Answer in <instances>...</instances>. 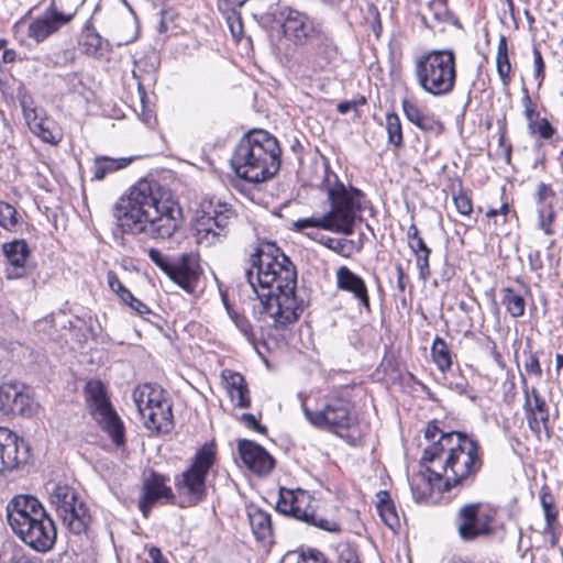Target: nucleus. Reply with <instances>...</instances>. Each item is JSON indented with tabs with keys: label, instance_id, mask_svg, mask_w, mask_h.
<instances>
[{
	"label": "nucleus",
	"instance_id": "41",
	"mask_svg": "<svg viewBox=\"0 0 563 563\" xmlns=\"http://www.w3.org/2000/svg\"><path fill=\"white\" fill-rule=\"evenodd\" d=\"M504 292V303L510 316L514 318L523 316L526 309L523 296L511 288H505Z\"/></svg>",
	"mask_w": 563,
	"mask_h": 563
},
{
	"label": "nucleus",
	"instance_id": "38",
	"mask_svg": "<svg viewBox=\"0 0 563 563\" xmlns=\"http://www.w3.org/2000/svg\"><path fill=\"white\" fill-rule=\"evenodd\" d=\"M377 499L376 508L379 517L389 529L395 531L399 527V517L389 494L380 490L377 493Z\"/></svg>",
	"mask_w": 563,
	"mask_h": 563
},
{
	"label": "nucleus",
	"instance_id": "4",
	"mask_svg": "<svg viewBox=\"0 0 563 563\" xmlns=\"http://www.w3.org/2000/svg\"><path fill=\"white\" fill-rule=\"evenodd\" d=\"M282 150L275 136L264 130L246 133L235 146L231 165L236 176L250 183L273 178L280 168Z\"/></svg>",
	"mask_w": 563,
	"mask_h": 563
},
{
	"label": "nucleus",
	"instance_id": "44",
	"mask_svg": "<svg viewBox=\"0 0 563 563\" xmlns=\"http://www.w3.org/2000/svg\"><path fill=\"white\" fill-rule=\"evenodd\" d=\"M20 222V216L15 208L4 201H0V227L7 231H14Z\"/></svg>",
	"mask_w": 563,
	"mask_h": 563
},
{
	"label": "nucleus",
	"instance_id": "60",
	"mask_svg": "<svg viewBox=\"0 0 563 563\" xmlns=\"http://www.w3.org/2000/svg\"><path fill=\"white\" fill-rule=\"evenodd\" d=\"M396 273H397V288L400 291H405V289H406V283H405L406 274H405V271H404L401 264H397L396 265Z\"/></svg>",
	"mask_w": 563,
	"mask_h": 563
},
{
	"label": "nucleus",
	"instance_id": "48",
	"mask_svg": "<svg viewBox=\"0 0 563 563\" xmlns=\"http://www.w3.org/2000/svg\"><path fill=\"white\" fill-rule=\"evenodd\" d=\"M528 129L531 134H537L545 140L551 139L555 132L551 123L544 118L531 121V123L528 124Z\"/></svg>",
	"mask_w": 563,
	"mask_h": 563
},
{
	"label": "nucleus",
	"instance_id": "3",
	"mask_svg": "<svg viewBox=\"0 0 563 563\" xmlns=\"http://www.w3.org/2000/svg\"><path fill=\"white\" fill-rule=\"evenodd\" d=\"M422 461L435 464L442 472L445 489L473 479L483 465L478 443L457 431L442 433L424 449Z\"/></svg>",
	"mask_w": 563,
	"mask_h": 563
},
{
	"label": "nucleus",
	"instance_id": "18",
	"mask_svg": "<svg viewBox=\"0 0 563 563\" xmlns=\"http://www.w3.org/2000/svg\"><path fill=\"white\" fill-rule=\"evenodd\" d=\"M445 478L435 464L427 466L426 472L413 475L410 479L412 496L417 503L437 504L441 499Z\"/></svg>",
	"mask_w": 563,
	"mask_h": 563
},
{
	"label": "nucleus",
	"instance_id": "34",
	"mask_svg": "<svg viewBox=\"0 0 563 563\" xmlns=\"http://www.w3.org/2000/svg\"><path fill=\"white\" fill-rule=\"evenodd\" d=\"M249 520L256 539L271 542L273 537L271 515L262 509L253 508L249 511Z\"/></svg>",
	"mask_w": 563,
	"mask_h": 563
},
{
	"label": "nucleus",
	"instance_id": "62",
	"mask_svg": "<svg viewBox=\"0 0 563 563\" xmlns=\"http://www.w3.org/2000/svg\"><path fill=\"white\" fill-rule=\"evenodd\" d=\"M148 554L150 558L152 559V563H166V561L162 559V553L159 549L151 548Z\"/></svg>",
	"mask_w": 563,
	"mask_h": 563
},
{
	"label": "nucleus",
	"instance_id": "46",
	"mask_svg": "<svg viewBox=\"0 0 563 563\" xmlns=\"http://www.w3.org/2000/svg\"><path fill=\"white\" fill-rule=\"evenodd\" d=\"M18 100L22 108L25 121H30L31 119H34L37 113H36L35 108L33 107V98H32L31 93L24 87L19 88Z\"/></svg>",
	"mask_w": 563,
	"mask_h": 563
},
{
	"label": "nucleus",
	"instance_id": "9",
	"mask_svg": "<svg viewBox=\"0 0 563 563\" xmlns=\"http://www.w3.org/2000/svg\"><path fill=\"white\" fill-rule=\"evenodd\" d=\"M133 400L147 430L156 434L170 431L172 405L164 398V391L159 386L152 384L137 386L133 391Z\"/></svg>",
	"mask_w": 563,
	"mask_h": 563
},
{
	"label": "nucleus",
	"instance_id": "55",
	"mask_svg": "<svg viewBox=\"0 0 563 563\" xmlns=\"http://www.w3.org/2000/svg\"><path fill=\"white\" fill-rule=\"evenodd\" d=\"M241 420L243 421V423L247 427V428H251L260 433H265L266 432V428L264 426H262L257 419L255 418L254 415L252 413H243L242 417H241Z\"/></svg>",
	"mask_w": 563,
	"mask_h": 563
},
{
	"label": "nucleus",
	"instance_id": "57",
	"mask_svg": "<svg viewBox=\"0 0 563 563\" xmlns=\"http://www.w3.org/2000/svg\"><path fill=\"white\" fill-rule=\"evenodd\" d=\"M409 249L416 254L431 253V250L427 246L423 239L410 241L408 244Z\"/></svg>",
	"mask_w": 563,
	"mask_h": 563
},
{
	"label": "nucleus",
	"instance_id": "11",
	"mask_svg": "<svg viewBox=\"0 0 563 563\" xmlns=\"http://www.w3.org/2000/svg\"><path fill=\"white\" fill-rule=\"evenodd\" d=\"M299 56L290 64V70L302 79H312L327 71L336 58L338 48L325 33L301 46Z\"/></svg>",
	"mask_w": 563,
	"mask_h": 563
},
{
	"label": "nucleus",
	"instance_id": "5",
	"mask_svg": "<svg viewBox=\"0 0 563 563\" xmlns=\"http://www.w3.org/2000/svg\"><path fill=\"white\" fill-rule=\"evenodd\" d=\"M7 520L13 533L31 549L42 553L53 549L57 538L55 523L35 497H13L7 505Z\"/></svg>",
	"mask_w": 563,
	"mask_h": 563
},
{
	"label": "nucleus",
	"instance_id": "36",
	"mask_svg": "<svg viewBox=\"0 0 563 563\" xmlns=\"http://www.w3.org/2000/svg\"><path fill=\"white\" fill-rule=\"evenodd\" d=\"M131 162L130 157H96L92 166L93 179L102 180L108 174L125 168Z\"/></svg>",
	"mask_w": 563,
	"mask_h": 563
},
{
	"label": "nucleus",
	"instance_id": "25",
	"mask_svg": "<svg viewBox=\"0 0 563 563\" xmlns=\"http://www.w3.org/2000/svg\"><path fill=\"white\" fill-rule=\"evenodd\" d=\"M336 288L353 295L362 307L369 310V296L364 279L346 266H340L335 272Z\"/></svg>",
	"mask_w": 563,
	"mask_h": 563
},
{
	"label": "nucleus",
	"instance_id": "23",
	"mask_svg": "<svg viewBox=\"0 0 563 563\" xmlns=\"http://www.w3.org/2000/svg\"><path fill=\"white\" fill-rule=\"evenodd\" d=\"M239 453L244 465L255 474H267L274 467V460L269 453L253 441L241 440Z\"/></svg>",
	"mask_w": 563,
	"mask_h": 563
},
{
	"label": "nucleus",
	"instance_id": "15",
	"mask_svg": "<svg viewBox=\"0 0 563 563\" xmlns=\"http://www.w3.org/2000/svg\"><path fill=\"white\" fill-rule=\"evenodd\" d=\"M276 20L280 22L284 35L296 46H303L324 33L307 13L287 5L279 9Z\"/></svg>",
	"mask_w": 563,
	"mask_h": 563
},
{
	"label": "nucleus",
	"instance_id": "7",
	"mask_svg": "<svg viewBox=\"0 0 563 563\" xmlns=\"http://www.w3.org/2000/svg\"><path fill=\"white\" fill-rule=\"evenodd\" d=\"M419 86L432 96L450 93L456 81L455 56L450 49L432 51L416 64Z\"/></svg>",
	"mask_w": 563,
	"mask_h": 563
},
{
	"label": "nucleus",
	"instance_id": "10",
	"mask_svg": "<svg viewBox=\"0 0 563 563\" xmlns=\"http://www.w3.org/2000/svg\"><path fill=\"white\" fill-rule=\"evenodd\" d=\"M203 216L196 228V241L201 246H212L227 240L236 214L225 202L210 199L201 205Z\"/></svg>",
	"mask_w": 563,
	"mask_h": 563
},
{
	"label": "nucleus",
	"instance_id": "12",
	"mask_svg": "<svg viewBox=\"0 0 563 563\" xmlns=\"http://www.w3.org/2000/svg\"><path fill=\"white\" fill-rule=\"evenodd\" d=\"M313 503L314 499L307 490L280 488L276 509L284 515L291 516L297 520L324 531H339V526L335 521L317 516Z\"/></svg>",
	"mask_w": 563,
	"mask_h": 563
},
{
	"label": "nucleus",
	"instance_id": "30",
	"mask_svg": "<svg viewBox=\"0 0 563 563\" xmlns=\"http://www.w3.org/2000/svg\"><path fill=\"white\" fill-rule=\"evenodd\" d=\"M222 378L231 401L240 408H249L251 405L250 391L244 377L230 369L222 372Z\"/></svg>",
	"mask_w": 563,
	"mask_h": 563
},
{
	"label": "nucleus",
	"instance_id": "39",
	"mask_svg": "<svg viewBox=\"0 0 563 563\" xmlns=\"http://www.w3.org/2000/svg\"><path fill=\"white\" fill-rule=\"evenodd\" d=\"M431 356L439 371L445 373L452 367V356L446 342L437 336L431 346Z\"/></svg>",
	"mask_w": 563,
	"mask_h": 563
},
{
	"label": "nucleus",
	"instance_id": "2",
	"mask_svg": "<svg viewBox=\"0 0 563 563\" xmlns=\"http://www.w3.org/2000/svg\"><path fill=\"white\" fill-rule=\"evenodd\" d=\"M113 217L122 233L169 239L181 225V210L164 198L159 185L142 179L114 206Z\"/></svg>",
	"mask_w": 563,
	"mask_h": 563
},
{
	"label": "nucleus",
	"instance_id": "31",
	"mask_svg": "<svg viewBox=\"0 0 563 563\" xmlns=\"http://www.w3.org/2000/svg\"><path fill=\"white\" fill-rule=\"evenodd\" d=\"M80 51L91 57H102L111 51L108 40L103 38L88 22L84 27L79 42Z\"/></svg>",
	"mask_w": 563,
	"mask_h": 563
},
{
	"label": "nucleus",
	"instance_id": "33",
	"mask_svg": "<svg viewBox=\"0 0 563 563\" xmlns=\"http://www.w3.org/2000/svg\"><path fill=\"white\" fill-rule=\"evenodd\" d=\"M107 282L109 288L120 298V300L137 314L145 316L151 313V309L140 299L135 298L132 292L123 286L114 272L109 271L107 273Z\"/></svg>",
	"mask_w": 563,
	"mask_h": 563
},
{
	"label": "nucleus",
	"instance_id": "29",
	"mask_svg": "<svg viewBox=\"0 0 563 563\" xmlns=\"http://www.w3.org/2000/svg\"><path fill=\"white\" fill-rule=\"evenodd\" d=\"M538 214H539V228L547 234L553 235L554 230L552 223L555 220V211L553 210L556 196L552 188L545 184L538 186Z\"/></svg>",
	"mask_w": 563,
	"mask_h": 563
},
{
	"label": "nucleus",
	"instance_id": "1",
	"mask_svg": "<svg viewBox=\"0 0 563 563\" xmlns=\"http://www.w3.org/2000/svg\"><path fill=\"white\" fill-rule=\"evenodd\" d=\"M244 278L258 299L260 316L272 319L275 327L298 320L303 311V300L296 295L295 265L276 245L266 244L253 256Z\"/></svg>",
	"mask_w": 563,
	"mask_h": 563
},
{
	"label": "nucleus",
	"instance_id": "49",
	"mask_svg": "<svg viewBox=\"0 0 563 563\" xmlns=\"http://www.w3.org/2000/svg\"><path fill=\"white\" fill-rule=\"evenodd\" d=\"M148 257L151 261L159 267L167 276L172 272V267L174 264V258H169L167 255L163 254L157 249H151L148 251Z\"/></svg>",
	"mask_w": 563,
	"mask_h": 563
},
{
	"label": "nucleus",
	"instance_id": "37",
	"mask_svg": "<svg viewBox=\"0 0 563 563\" xmlns=\"http://www.w3.org/2000/svg\"><path fill=\"white\" fill-rule=\"evenodd\" d=\"M540 503L543 509L545 520L543 532L549 536H554L559 511L555 507V498L547 486H543L540 492Z\"/></svg>",
	"mask_w": 563,
	"mask_h": 563
},
{
	"label": "nucleus",
	"instance_id": "61",
	"mask_svg": "<svg viewBox=\"0 0 563 563\" xmlns=\"http://www.w3.org/2000/svg\"><path fill=\"white\" fill-rule=\"evenodd\" d=\"M443 432L439 430V428L437 427V424L434 423H429L424 430V437L426 439L430 440V441H433L438 434H442Z\"/></svg>",
	"mask_w": 563,
	"mask_h": 563
},
{
	"label": "nucleus",
	"instance_id": "45",
	"mask_svg": "<svg viewBox=\"0 0 563 563\" xmlns=\"http://www.w3.org/2000/svg\"><path fill=\"white\" fill-rule=\"evenodd\" d=\"M0 563H37L31 556L24 553L20 547H12L9 550H3L0 555Z\"/></svg>",
	"mask_w": 563,
	"mask_h": 563
},
{
	"label": "nucleus",
	"instance_id": "13",
	"mask_svg": "<svg viewBox=\"0 0 563 563\" xmlns=\"http://www.w3.org/2000/svg\"><path fill=\"white\" fill-rule=\"evenodd\" d=\"M49 501L69 531L80 534L86 530L90 516L73 487L66 484L55 485L49 493Z\"/></svg>",
	"mask_w": 563,
	"mask_h": 563
},
{
	"label": "nucleus",
	"instance_id": "40",
	"mask_svg": "<svg viewBox=\"0 0 563 563\" xmlns=\"http://www.w3.org/2000/svg\"><path fill=\"white\" fill-rule=\"evenodd\" d=\"M87 398L92 402L93 413L111 406L101 382L90 380L86 385Z\"/></svg>",
	"mask_w": 563,
	"mask_h": 563
},
{
	"label": "nucleus",
	"instance_id": "42",
	"mask_svg": "<svg viewBox=\"0 0 563 563\" xmlns=\"http://www.w3.org/2000/svg\"><path fill=\"white\" fill-rule=\"evenodd\" d=\"M386 131L388 142L397 148L401 147L404 144L401 122L399 117L394 112L386 114Z\"/></svg>",
	"mask_w": 563,
	"mask_h": 563
},
{
	"label": "nucleus",
	"instance_id": "58",
	"mask_svg": "<svg viewBox=\"0 0 563 563\" xmlns=\"http://www.w3.org/2000/svg\"><path fill=\"white\" fill-rule=\"evenodd\" d=\"M528 262L531 271H539L542 268V260L539 251H531L528 255Z\"/></svg>",
	"mask_w": 563,
	"mask_h": 563
},
{
	"label": "nucleus",
	"instance_id": "8",
	"mask_svg": "<svg viewBox=\"0 0 563 563\" xmlns=\"http://www.w3.org/2000/svg\"><path fill=\"white\" fill-rule=\"evenodd\" d=\"M214 462L213 446L205 444L196 452L190 466L175 476V489L183 499V506H194L206 497V478Z\"/></svg>",
	"mask_w": 563,
	"mask_h": 563
},
{
	"label": "nucleus",
	"instance_id": "56",
	"mask_svg": "<svg viewBox=\"0 0 563 563\" xmlns=\"http://www.w3.org/2000/svg\"><path fill=\"white\" fill-rule=\"evenodd\" d=\"M525 369L528 374H533L539 378L542 375V368L540 366L539 360L533 355H531L529 361L526 362Z\"/></svg>",
	"mask_w": 563,
	"mask_h": 563
},
{
	"label": "nucleus",
	"instance_id": "47",
	"mask_svg": "<svg viewBox=\"0 0 563 563\" xmlns=\"http://www.w3.org/2000/svg\"><path fill=\"white\" fill-rule=\"evenodd\" d=\"M230 319L235 324V327L241 331V333L246 338L247 341H254V333L252 329L251 322L242 314L238 313L234 310H228Z\"/></svg>",
	"mask_w": 563,
	"mask_h": 563
},
{
	"label": "nucleus",
	"instance_id": "43",
	"mask_svg": "<svg viewBox=\"0 0 563 563\" xmlns=\"http://www.w3.org/2000/svg\"><path fill=\"white\" fill-rule=\"evenodd\" d=\"M497 71L504 85L509 82V73L511 69V65L507 54V44L505 37H501L498 44L497 49Z\"/></svg>",
	"mask_w": 563,
	"mask_h": 563
},
{
	"label": "nucleus",
	"instance_id": "50",
	"mask_svg": "<svg viewBox=\"0 0 563 563\" xmlns=\"http://www.w3.org/2000/svg\"><path fill=\"white\" fill-rule=\"evenodd\" d=\"M456 210L462 216H470L473 211L471 198L465 192H459L453 197Z\"/></svg>",
	"mask_w": 563,
	"mask_h": 563
},
{
	"label": "nucleus",
	"instance_id": "16",
	"mask_svg": "<svg viewBox=\"0 0 563 563\" xmlns=\"http://www.w3.org/2000/svg\"><path fill=\"white\" fill-rule=\"evenodd\" d=\"M37 402L30 389L18 382H5L0 385V412L5 416H33Z\"/></svg>",
	"mask_w": 563,
	"mask_h": 563
},
{
	"label": "nucleus",
	"instance_id": "52",
	"mask_svg": "<svg viewBox=\"0 0 563 563\" xmlns=\"http://www.w3.org/2000/svg\"><path fill=\"white\" fill-rule=\"evenodd\" d=\"M296 563H327V560L320 551L309 549L297 556Z\"/></svg>",
	"mask_w": 563,
	"mask_h": 563
},
{
	"label": "nucleus",
	"instance_id": "17",
	"mask_svg": "<svg viewBox=\"0 0 563 563\" xmlns=\"http://www.w3.org/2000/svg\"><path fill=\"white\" fill-rule=\"evenodd\" d=\"M77 5L69 10L58 8L54 0L45 12L33 20L27 27V35L36 43L45 41L48 36L56 33L63 25L69 23L75 16Z\"/></svg>",
	"mask_w": 563,
	"mask_h": 563
},
{
	"label": "nucleus",
	"instance_id": "59",
	"mask_svg": "<svg viewBox=\"0 0 563 563\" xmlns=\"http://www.w3.org/2000/svg\"><path fill=\"white\" fill-rule=\"evenodd\" d=\"M455 389L462 394V395H465L467 396L471 400H476L477 396L476 394L474 393L473 389H471L467 385V383L465 380H462L460 383H456L455 384Z\"/></svg>",
	"mask_w": 563,
	"mask_h": 563
},
{
	"label": "nucleus",
	"instance_id": "54",
	"mask_svg": "<svg viewBox=\"0 0 563 563\" xmlns=\"http://www.w3.org/2000/svg\"><path fill=\"white\" fill-rule=\"evenodd\" d=\"M533 59H534V68H536L534 77H536V80L538 81V85L540 86L544 79V74H543L544 63H543L542 55L537 47L533 48Z\"/></svg>",
	"mask_w": 563,
	"mask_h": 563
},
{
	"label": "nucleus",
	"instance_id": "27",
	"mask_svg": "<svg viewBox=\"0 0 563 563\" xmlns=\"http://www.w3.org/2000/svg\"><path fill=\"white\" fill-rule=\"evenodd\" d=\"M144 496L140 500V509L146 517L151 506L158 500L170 501L174 499L173 490L166 484V478L153 473L144 483Z\"/></svg>",
	"mask_w": 563,
	"mask_h": 563
},
{
	"label": "nucleus",
	"instance_id": "28",
	"mask_svg": "<svg viewBox=\"0 0 563 563\" xmlns=\"http://www.w3.org/2000/svg\"><path fill=\"white\" fill-rule=\"evenodd\" d=\"M538 214H539V228L547 234L553 235L554 230L552 223L555 220V211L553 210L556 196L552 188L545 184L538 186Z\"/></svg>",
	"mask_w": 563,
	"mask_h": 563
},
{
	"label": "nucleus",
	"instance_id": "64",
	"mask_svg": "<svg viewBox=\"0 0 563 563\" xmlns=\"http://www.w3.org/2000/svg\"><path fill=\"white\" fill-rule=\"evenodd\" d=\"M15 51L14 49H5L2 54L3 63H13L15 60Z\"/></svg>",
	"mask_w": 563,
	"mask_h": 563
},
{
	"label": "nucleus",
	"instance_id": "35",
	"mask_svg": "<svg viewBox=\"0 0 563 563\" xmlns=\"http://www.w3.org/2000/svg\"><path fill=\"white\" fill-rule=\"evenodd\" d=\"M31 132L43 142L55 145L62 140V134L55 124L48 120H38L37 114L34 119L26 121Z\"/></svg>",
	"mask_w": 563,
	"mask_h": 563
},
{
	"label": "nucleus",
	"instance_id": "22",
	"mask_svg": "<svg viewBox=\"0 0 563 563\" xmlns=\"http://www.w3.org/2000/svg\"><path fill=\"white\" fill-rule=\"evenodd\" d=\"M168 277L187 292H192L199 279V264L192 254L174 258Z\"/></svg>",
	"mask_w": 563,
	"mask_h": 563
},
{
	"label": "nucleus",
	"instance_id": "63",
	"mask_svg": "<svg viewBox=\"0 0 563 563\" xmlns=\"http://www.w3.org/2000/svg\"><path fill=\"white\" fill-rule=\"evenodd\" d=\"M407 239H408V244L410 243V241L421 239V236H420V234H419V230H418V228L416 227V224H413V223H412V224L408 228V231H407Z\"/></svg>",
	"mask_w": 563,
	"mask_h": 563
},
{
	"label": "nucleus",
	"instance_id": "20",
	"mask_svg": "<svg viewBox=\"0 0 563 563\" xmlns=\"http://www.w3.org/2000/svg\"><path fill=\"white\" fill-rule=\"evenodd\" d=\"M521 388L523 393L522 409L530 430L534 433H539L541 426L547 430L550 420V412L545 399L534 386H528L527 378L525 376H521Z\"/></svg>",
	"mask_w": 563,
	"mask_h": 563
},
{
	"label": "nucleus",
	"instance_id": "51",
	"mask_svg": "<svg viewBox=\"0 0 563 563\" xmlns=\"http://www.w3.org/2000/svg\"><path fill=\"white\" fill-rule=\"evenodd\" d=\"M327 247L343 256H349L352 250V241L344 239H328Z\"/></svg>",
	"mask_w": 563,
	"mask_h": 563
},
{
	"label": "nucleus",
	"instance_id": "14",
	"mask_svg": "<svg viewBox=\"0 0 563 563\" xmlns=\"http://www.w3.org/2000/svg\"><path fill=\"white\" fill-rule=\"evenodd\" d=\"M303 413L311 424L330 431L350 429L356 422L351 401L336 395L327 397L318 410L303 407Z\"/></svg>",
	"mask_w": 563,
	"mask_h": 563
},
{
	"label": "nucleus",
	"instance_id": "53",
	"mask_svg": "<svg viewBox=\"0 0 563 563\" xmlns=\"http://www.w3.org/2000/svg\"><path fill=\"white\" fill-rule=\"evenodd\" d=\"M431 253L416 255V264L419 269V277L427 280L430 276L429 256Z\"/></svg>",
	"mask_w": 563,
	"mask_h": 563
},
{
	"label": "nucleus",
	"instance_id": "21",
	"mask_svg": "<svg viewBox=\"0 0 563 563\" xmlns=\"http://www.w3.org/2000/svg\"><path fill=\"white\" fill-rule=\"evenodd\" d=\"M29 459V448L10 429L0 427V473L11 471L25 463Z\"/></svg>",
	"mask_w": 563,
	"mask_h": 563
},
{
	"label": "nucleus",
	"instance_id": "32",
	"mask_svg": "<svg viewBox=\"0 0 563 563\" xmlns=\"http://www.w3.org/2000/svg\"><path fill=\"white\" fill-rule=\"evenodd\" d=\"M93 415L102 430L109 434L117 446H121L125 443L123 422L112 406L106 409L103 408Z\"/></svg>",
	"mask_w": 563,
	"mask_h": 563
},
{
	"label": "nucleus",
	"instance_id": "24",
	"mask_svg": "<svg viewBox=\"0 0 563 563\" xmlns=\"http://www.w3.org/2000/svg\"><path fill=\"white\" fill-rule=\"evenodd\" d=\"M2 252L8 262L5 277L8 279L22 278L25 275V263L30 254L26 242L24 240H13L3 243Z\"/></svg>",
	"mask_w": 563,
	"mask_h": 563
},
{
	"label": "nucleus",
	"instance_id": "26",
	"mask_svg": "<svg viewBox=\"0 0 563 563\" xmlns=\"http://www.w3.org/2000/svg\"><path fill=\"white\" fill-rule=\"evenodd\" d=\"M406 119L426 133L439 136L444 131V124L432 113L422 111L417 103L409 99L401 101Z\"/></svg>",
	"mask_w": 563,
	"mask_h": 563
},
{
	"label": "nucleus",
	"instance_id": "6",
	"mask_svg": "<svg viewBox=\"0 0 563 563\" xmlns=\"http://www.w3.org/2000/svg\"><path fill=\"white\" fill-rule=\"evenodd\" d=\"M327 198L330 209L322 216L299 219L294 229L302 232L308 228H320L334 233L350 235L362 211L363 192L352 186H345L338 179L327 185Z\"/></svg>",
	"mask_w": 563,
	"mask_h": 563
},
{
	"label": "nucleus",
	"instance_id": "19",
	"mask_svg": "<svg viewBox=\"0 0 563 563\" xmlns=\"http://www.w3.org/2000/svg\"><path fill=\"white\" fill-rule=\"evenodd\" d=\"M492 515L482 504L464 505L459 511V533L465 541L487 536L492 533Z\"/></svg>",
	"mask_w": 563,
	"mask_h": 563
}]
</instances>
